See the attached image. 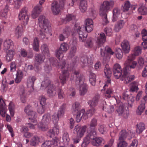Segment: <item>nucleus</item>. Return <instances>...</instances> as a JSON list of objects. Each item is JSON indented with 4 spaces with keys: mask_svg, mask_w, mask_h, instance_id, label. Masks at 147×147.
I'll return each mask as SVG.
<instances>
[{
    "mask_svg": "<svg viewBox=\"0 0 147 147\" xmlns=\"http://www.w3.org/2000/svg\"><path fill=\"white\" fill-rule=\"evenodd\" d=\"M114 5V2L112 1H105L101 4L100 9H109L113 8Z\"/></svg>",
    "mask_w": 147,
    "mask_h": 147,
    "instance_id": "nucleus-16",
    "label": "nucleus"
},
{
    "mask_svg": "<svg viewBox=\"0 0 147 147\" xmlns=\"http://www.w3.org/2000/svg\"><path fill=\"white\" fill-rule=\"evenodd\" d=\"M104 73L105 76L107 78H109L111 75L112 71L108 65L105 66L104 69Z\"/></svg>",
    "mask_w": 147,
    "mask_h": 147,
    "instance_id": "nucleus-32",
    "label": "nucleus"
},
{
    "mask_svg": "<svg viewBox=\"0 0 147 147\" xmlns=\"http://www.w3.org/2000/svg\"><path fill=\"white\" fill-rule=\"evenodd\" d=\"M145 125L144 124L140 123L137 124L136 129L137 133L140 134L142 133L145 129Z\"/></svg>",
    "mask_w": 147,
    "mask_h": 147,
    "instance_id": "nucleus-37",
    "label": "nucleus"
},
{
    "mask_svg": "<svg viewBox=\"0 0 147 147\" xmlns=\"http://www.w3.org/2000/svg\"><path fill=\"white\" fill-rule=\"evenodd\" d=\"M114 77L116 79L120 78L122 81H124L125 83H127L134 79V76L130 75L129 73L126 71L124 68L123 72L122 71H113Z\"/></svg>",
    "mask_w": 147,
    "mask_h": 147,
    "instance_id": "nucleus-3",
    "label": "nucleus"
},
{
    "mask_svg": "<svg viewBox=\"0 0 147 147\" xmlns=\"http://www.w3.org/2000/svg\"><path fill=\"white\" fill-rule=\"evenodd\" d=\"M113 92V90L111 88H107L105 92L104 93V96L106 98H109L111 97Z\"/></svg>",
    "mask_w": 147,
    "mask_h": 147,
    "instance_id": "nucleus-36",
    "label": "nucleus"
},
{
    "mask_svg": "<svg viewBox=\"0 0 147 147\" xmlns=\"http://www.w3.org/2000/svg\"><path fill=\"white\" fill-rule=\"evenodd\" d=\"M70 30L69 28H65L64 30L63 34H61L59 36V39L61 41H63L67 38L70 34Z\"/></svg>",
    "mask_w": 147,
    "mask_h": 147,
    "instance_id": "nucleus-21",
    "label": "nucleus"
},
{
    "mask_svg": "<svg viewBox=\"0 0 147 147\" xmlns=\"http://www.w3.org/2000/svg\"><path fill=\"white\" fill-rule=\"evenodd\" d=\"M115 54L116 57L119 59H121L123 56V53L121 49L119 48L116 49Z\"/></svg>",
    "mask_w": 147,
    "mask_h": 147,
    "instance_id": "nucleus-45",
    "label": "nucleus"
},
{
    "mask_svg": "<svg viewBox=\"0 0 147 147\" xmlns=\"http://www.w3.org/2000/svg\"><path fill=\"white\" fill-rule=\"evenodd\" d=\"M134 55L136 56L139 55L141 53L142 50L141 47L139 46H137L135 47L133 50Z\"/></svg>",
    "mask_w": 147,
    "mask_h": 147,
    "instance_id": "nucleus-47",
    "label": "nucleus"
},
{
    "mask_svg": "<svg viewBox=\"0 0 147 147\" xmlns=\"http://www.w3.org/2000/svg\"><path fill=\"white\" fill-rule=\"evenodd\" d=\"M97 120L95 119H93L90 121V127L92 129H94L97 126Z\"/></svg>",
    "mask_w": 147,
    "mask_h": 147,
    "instance_id": "nucleus-53",
    "label": "nucleus"
},
{
    "mask_svg": "<svg viewBox=\"0 0 147 147\" xmlns=\"http://www.w3.org/2000/svg\"><path fill=\"white\" fill-rule=\"evenodd\" d=\"M56 66L61 70L62 74L59 78L61 83L62 84H64L68 78L69 74L68 71L70 69V67L65 61L60 63V65L57 64Z\"/></svg>",
    "mask_w": 147,
    "mask_h": 147,
    "instance_id": "nucleus-1",
    "label": "nucleus"
},
{
    "mask_svg": "<svg viewBox=\"0 0 147 147\" xmlns=\"http://www.w3.org/2000/svg\"><path fill=\"white\" fill-rule=\"evenodd\" d=\"M3 46V49L5 51L13 49V42L11 39H7L4 41Z\"/></svg>",
    "mask_w": 147,
    "mask_h": 147,
    "instance_id": "nucleus-17",
    "label": "nucleus"
},
{
    "mask_svg": "<svg viewBox=\"0 0 147 147\" xmlns=\"http://www.w3.org/2000/svg\"><path fill=\"white\" fill-rule=\"evenodd\" d=\"M117 111L119 115H123L124 117H127V114H125L124 113L125 111L124 109L123 106V105L119 106L117 109Z\"/></svg>",
    "mask_w": 147,
    "mask_h": 147,
    "instance_id": "nucleus-39",
    "label": "nucleus"
},
{
    "mask_svg": "<svg viewBox=\"0 0 147 147\" xmlns=\"http://www.w3.org/2000/svg\"><path fill=\"white\" fill-rule=\"evenodd\" d=\"M86 128L87 127L85 125L81 127L79 125H77L75 127L74 131L76 132L78 137L81 138L84 135Z\"/></svg>",
    "mask_w": 147,
    "mask_h": 147,
    "instance_id": "nucleus-12",
    "label": "nucleus"
},
{
    "mask_svg": "<svg viewBox=\"0 0 147 147\" xmlns=\"http://www.w3.org/2000/svg\"><path fill=\"white\" fill-rule=\"evenodd\" d=\"M8 109L11 116L12 117L13 116L15 112V106L13 102H10L9 105Z\"/></svg>",
    "mask_w": 147,
    "mask_h": 147,
    "instance_id": "nucleus-40",
    "label": "nucleus"
},
{
    "mask_svg": "<svg viewBox=\"0 0 147 147\" xmlns=\"http://www.w3.org/2000/svg\"><path fill=\"white\" fill-rule=\"evenodd\" d=\"M122 49L125 53H128L130 50V45L128 41L125 40L121 44Z\"/></svg>",
    "mask_w": 147,
    "mask_h": 147,
    "instance_id": "nucleus-24",
    "label": "nucleus"
},
{
    "mask_svg": "<svg viewBox=\"0 0 147 147\" xmlns=\"http://www.w3.org/2000/svg\"><path fill=\"white\" fill-rule=\"evenodd\" d=\"M68 49L69 46L67 43L65 42L62 43L59 49L55 51L56 56L60 60L62 59L64 57L63 53L65 52Z\"/></svg>",
    "mask_w": 147,
    "mask_h": 147,
    "instance_id": "nucleus-10",
    "label": "nucleus"
},
{
    "mask_svg": "<svg viewBox=\"0 0 147 147\" xmlns=\"http://www.w3.org/2000/svg\"><path fill=\"white\" fill-rule=\"evenodd\" d=\"M81 61L82 63L83 67H84L88 65V62L87 57H82L81 59Z\"/></svg>",
    "mask_w": 147,
    "mask_h": 147,
    "instance_id": "nucleus-63",
    "label": "nucleus"
},
{
    "mask_svg": "<svg viewBox=\"0 0 147 147\" xmlns=\"http://www.w3.org/2000/svg\"><path fill=\"white\" fill-rule=\"evenodd\" d=\"M105 31L108 36H111L113 34L112 29L109 27H107L106 28L105 30Z\"/></svg>",
    "mask_w": 147,
    "mask_h": 147,
    "instance_id": "nucleus-59",
    "label": "nucleus"
},
{
    "mask_svg": "<svg viewBox=\"0 0 147 147\" xmlns=\"http://www.w3.org/2000/svg\"><path fill=\"white\" fill-rule=\"evenodd\" d=\"M23 73L21 71H18L16 74V78L15 81L16 83H19L21 81L23 76Z\"/></svg>",
    "mask_w": 147,
    "mask_h": 147,
    "instance_id": "nucleus-31",
    "label": "nucleus"
},
{
    "mask_svg": "<svg viewBox=\"0 0 147 147\" xmlns=\"http://www.w3.org/2000/svg\"><path fill=\"white\" fill-rule=\"evenodd\" d=\"M65 107V106L62 105L61 106L58 110L57 115L59 117H61L63 116L64 114Z\"/></svg>",
    "mask_w": 147,
    "mask_h": 147,
    "instance_id": "nucleus-46",
    "label": "nucleus"
},
{
    "mask_svg": "<svg viewBox=\"0 0 147 147\" xmlns=\"http://www.w3.org/2000/svg\"><path fill=\"white\" fill-rule=\"evenodd\" d=\"M145 103H141L138 107L136 110V113L138 115H141L144 111L145 109Z\"/></svg>",
    "mask_w": 147,
    "mask_h": 147,
    "instance_id": "nucleus-35",
    "label": "nucleus"
},
{
    "mask_svg": "<svg viewBox=\"0 0 147 147\" xmlns=\"http://www.w3.org/2000/svg\"><path fill=\"white\" fill-rule=\"evenodd\" d=\"M41 11L40 10H33L31 14L32 18H36L40 14Z\"/></svg>",
    "mask_w": 147,
    "mask_h": 147,
    "instance_id": "nucleus-55",
    "label": "nucleus"
},
{
    "mask_svg": "<svg viewBox=\"0 0 147 147\" xmlns=\"http://www.w3.org/2000/svg\"><path fill=\"white\" fill-rule=\"evenodd\" d=\"M57 145V142L56 140L53 139L51 141H46L43 143L41 147H55Z\"/></svg>",
    "mask_w": 147,
    "mask_h": 147,
    "instance_id": "nucleus-23",
    "label": "nucleus"
},
{
    "mask_svg": "<svg viewBox=\"0 0 147 147\" xmlns=\"http://www.w3.org/2000/svg\"><path fill=\"white\" fill-rule=\"evenodd\" d=\"M36 80V78L34 76H30L27 79V86L30 89L29 91L30 92H33L34 90V83Z\"/></svg>",
    "mask_w": 147,
    "mask_h": 147,
    "instance_id": "nucleus-14",
    "label": "nucleus"
},
{
    "mask_svg": "<svg viewBox=\"0 0 147 147\" xmlns=\"http://www.w3.org/2000/svg\"><path fill=\"white\" fill-rule=\"evenodd\" d=\"M131 136L132 134L130 132H127L125 130H122L119 134L116 147H127L128 143L125 140L126 138L129 139Z\"/></svg>",
    "mask_w": 147,
    "mask_h": 147,
    "instance_id": "nucleus-2",
    "label": "nucleus"
},
{
    "mask_svg": "<svg viewBox=\"0 0 147 147\" xmlns=\"http://www.w3.org/2000/svg\"><path fill=\"white\" fill-rule=\"evenodd\" d=\"M39 40L37 37H35L34 38L32 43V47L33 50L36 51H39Z\"/></svg>",
    "mask_w": 147,
    "mask_h": 147,
    "instance_id": "nucleus-29",
    "label": "nucleus"
},
{
    "mask_svg": "<svg viewBox=\"0 0 147 147\" xmlns=\"http://www.w3.org/2000/svg\"><path fill=\"white\" fill-rule=\"evenodd\" d=\"M18 93L22 102L24 103L26 102V94L24 86H21L19 88Z\"/></svg>",
    "mask_w": 147,
    "mask_h": 147,
    "instance_id": "nucleus-25",
    "label": "nucleus"
},
{
    "mask_svg": "<svg viewBox=\"0 0 147 147\" xmlns=\"http://www.w3.org/2000/svg\"><path fill=\"white\" fill-rule=\"evenodd\" d=\"M24 31L23 26L21 25L17 26L15 28L14 33L16 37L19 38L22 35Z\"/></svg>",
    "mask_w": 147,
    "mask_h": 147,
    "instance_id": "nucleus-22",
    "label": "nucleus"
},
{
    "mask_svg": "<svg viewBox=\"0 0 147 147\" xmlns=\"http://www.w3.org/2000/svg\"><path fill=\"white\" fill-rule=\"evenodd\" d=\"M42 89L47 88V91L48 96L51 97L55 96L56 94V87L53 84L50 80H46L43 81L41 84Z\"/></svg>",
    "mask_w": 147,
    "mask_h": 147,
    "instance_id": "nucleus-4",
    "label": "nucleus"
},
{
    "mask_svg": "<svg viewBox=\"0 0 147 147\" xmlns=\"http://www.w3.org/2000/svg\"><path fill=\"white\" fill-rule=\"evenodd\" d=\"M73 73L75 76L76 83L80 85V94L81 95H84L87 92V89L86 85L83 83L84 79L83 77L78 78L79 75V71L78 70H74Z\"/></svg>",
    "mask_w": 147,
    "mask_h": 147,
    "instance_id": "nucleus-6",
    "label": "nucleus"
},
{
    "mask_svg": "<svg viewBox=\"0 0 147 147\" xmlns=\"http://www.w3.org/2000/svg\"><path fill=\"white\" fill-rule=\"evenodd\" d=\"M39 142V140L38 137H34L32 138L30 141V144L32 145L35 146L38 144Z\"/></svg>",
    "mask_w": 147,
    "mask_h": 147,
    "instance_id": "nucleus-48",
    "label": "nucleus"
},
{
    "mask_svg": "<svg viewBox=\"0 0 147 147\" xmlns=\"http://www.w3.org/2000/svg\"><path fill=\"white\" fill-rule=\"evenodd\" d=\"M45 59V56L43 55L36 54L35 56V62L37 64H40L43 63Z\"/></svg>",
    "mask_w": 147,
    "mask_h": 147,
    "instance_id": "nucleus-26",
    "label": "nucleus"
},
{
    "mask_svg": "<svg viewBox=\"0 0 147 147\" xmlns=\"http://www.w3.org/2000/svg\"><path fill=\"white\" fill-rule=\"evenodd\" d=\"M125 24V22L123 20L118 21L115 24L114 28V30L116 32H118L123 27Z\"/></svg>",
    "mask_w": 147,
    "mask_h": 147,
    "instance_id": "nucleus-27",
    "label": "nucleus"
},
{
    "mask_svg": "<svg viewBox=\"0 0 147 147\" xmlns=\"http://www.w3.org/2000/svg\"><path fill=\"white\" fill-rule=\"evenodd\" d=\"M58 98L61 99L63 98L65 96L63 90L59 89L57 90Z\"/></svg>",
    "mask_w": 147,
    "mask_h": 147,
    "instance_id": "nucleus-64",
    "label": "nucleus"
},
{
    "mask_svg": "<svg viewBox=\"0 0 147 147\" xmlns=\"http://www.w3.org/2000/svg\"><path fill=\"white\" fill-rule=\"evenodd\" d=\"M51 120L50 114L47 113L43 116L42 121L43 122H48Z\"/></svg>",
    "mask_w": 147,
    "mask_h": 147,
    "instance_id": "nucleus-54",
    "label": "nucleus"
},
{
    "mask_svg": "<svg viewBox=\"0 0 147 147\" xmlns=\"http://www.w3.org/2000/svg\"><path fill=\"white\" fill-rule=\"evenodd\" d=\"M96 76L93 73H91L89 76V81L91 84L93 86L95 85Z\"/></svg>",
    "mask_w": 147,
    "mask_h": 147,
    "instance_id": "nucleus-41",
    "label": "nucleus"
},
{
    "mask_svg": "<svg viewBox=\"0 0 147 147\" xmlns=\"http://www.w3.org/2000/svg\"><path fill=\"white\" fill-rule=\"evenodd\" d=\"M60 5L58 2L57 1H54L52 3L51 7L52 9H62L59 7Z\"/></svg>",
    "mask_w": 147,
    "mask_h": 147,
    "instance_id": "nucleus-50",
    "label": "nucleus"
},
{
    "mask_svg": "<svg viewBox=\"0 0 147 147\" xmlns=\"http://www.w3.org/2000/svg\"><path fill=\"white\" fill-rule=\"evenodd\" d=\"M84 27H81L77 26H75L74 28L71 31L72 34L75 35L78 34L79 40L81 42H84L86 39L87 35L84 30Z\"/></svg>",
    "mask_w": 147,
    "mask_h": 147,
    "instance_id": "nucleus-7",
    "label": "nucleus"
},
{
    "mask_svg": "<svg viewBox=\"0 0 147 147\" xmlns=\"http://www.w3.org/2000/svg\"><path fill=\"white\" fill-rule=\"evenodd\" d=\"M113 71H122L121 66L118 63L114 64L113 67Z\"/></svg>",
    "mask_w": 147,
    "mask_h": 147,
    "instance_id": "nucleus-60",
    "label": "nucleus"
},
{
    "mask_svg": "<svg viewBox=\"0 0 147 147\" xmlns=\"http://www.w3.org/2000/svg\"><path fill=\"white\" fill-rule=\"evenodd\" d=\"M137 66L138 67H142L144 65V61L143 58L139 57L137 60Z\"/></svg>",
    "mask_w": 147,
    "mask_h": 147,
    "instance_id": "nucleus-49",
    "label": "nucleus"
},
{
    "mask_svg": "<svg viewBox=\"0 0 147 147\" xmlns=\"http://www.w3.org/2000/svg\"><path fill=\"white\" fill-rule=\"evenodd\" d=\"M19 18L20 20L22 21L24 24H27L28 21L29 17L26 15V11L25 10H22L19 15Z\"/></svg>",
    "mask_w": 147,
    "mask_h": 147,
    "instance_id": "nucleus-15",
    "label": "nucleus"
},
{
    "mask_svg": "<svg viewBox=\"0 0 147 147\" xmlns=\"http://www.w3.org/2000/svg\"><path fill=\"white\" fill-rule=\"evenodd\" d=\"M80 104L76 102L72 106V111L75 114L77 111L79 110Z\"/></svg>",
    "mask_w": 147,
    "mask_h": 147,
    "instance_id": "nucleus-51",
    "label": "nucleus"
},
{
    "mask_svg": "<svg viewBox=\"0 0 147 147\" xmlns=\"http://www.w3.org/2000/svg\"><path fill=\"white\" fill-rule=\"evenodd\" d=\"M5 51L6 52V60L7 62H9L13 59V57L16 54L15 51L13 49H11Z\"/></svg>",
    "mask_w": 147,
    "mask_h": 147,
    "instance_id": "nucleus-20",
    "label": "nucleus"
},
{
    "mask_svg": "<svg viewBox=\"0 0 147 147\" xmlns=\"http://www.w3.org/2000/svg\"><path fill=\"white\" fill-rule=\"evenodd\" d=\"M41 50L43 54L47 55L48 56L49 55V50L47 45L43 44L41 46Z\"/></svg>",
    "mask_w": 147,
    "mask_h": 147,
    "instance_id": "nucleus-42",
    "label": "nucleus"
},
{
    "mask_svg": "<svg viewBox=\"0 0 147 147\" xmlns=\"http://www.w3.org/2000/svg\"><path fill=\"white\" fill-rule=\"evenodd\" d=\"M87 3L85 0H82L81 1L79 5L80 9H86L87 8Z\"/></svg>",
    "mask_w": 147,
    "mask_h": 147,
    "instance_id": "nucleus-52",
    "label": "nucleus"
},
{
    "mask_svg": "<svg viewBox=\"0 0 147 147\" xmlns=\"http://www.w3.org/2000/svg\"><path fill=\"white\" fill-rule=\"evenodd\" d=\"M25 112L28 115V118L31 120H35L34 119L36 116V113L33 111L31 108L28 106L25 108L24 110Z\"/></svg>",
    "mask_w": 147,
    "mask_h": 147,
    "instance_id": "nucleus-19",
    "label": "nucleus"
},
{
    "mask_svg": "<svg viewBox=\"0 0 147 147\" xmlns=\"http://www.w3.org/2000/svg\"><path fill=\"white\" fill-rule=\"evenodd\" d=\"M111 86V80L109 79L108 80L105 82V84L103 87V88L102 90V91H104L108 87H110Z\"/></svg>",
    "mask_w": 147,
    "mask_h": 147,
    "instance_id": "nucleus-58",
    "label": "nucleus"
},
{
    "mask_svg": "<svg viewBox=\"0 0 147 147\" xmlns=\"http://www.w3.org/2000/svg\"><path fill=\"white\" fill-rule=\"evenodd\" d=\"M95 110L93 109L91 110H89L87 111L86 113H85V110L84 109L78 110L77 111L76 120L78 122H79L83 118L84 119H86L88 117L91 116L94 114Z\"/></svg>",
    "mask_w": 147,
    "mask_h": 147,
    "instance_id": "nucleus-8",
    "label": "nucleus"
},
{
    "mask_svg": "<svg viewBox=\"0 0 147 147\" xmlns=\"http://www.w3.org/2000/svg\"><path fill=\"white\" fill-rule=\"evenodd\" d=\"M96 44L99 47L101 46L106 41V37L103 33H101L96 36Z\"/></svg>",
    "mask_w": 147,
    "mask_h": 147,
    "instance_id": "nucleus-13",
    "label": "nucleus"
},
{
    "mask_svg": "<svg viewBox=\"0 0 147 147\" xmlns=\"http://www.w3.org/2000/svg\"><path fill=\"white\" fill-rule=\"evenodd\" d=\"M136 57L133 54H130L127 56V59L124 63V69L126 71H130L137 66V62L134 61Z\"/></svg>",
    "mask_w": 147,
    "mask_h": 147,
    "instance_id": "nucleus-5",
    "label": "nucleus"
},
{
    "mask_svg": "<svg viewBox=\"0 0 147 147\" xmlns=\"http://www.w3.org/2000/svg\"><path fill=\"white\" fill-rule=\"evenodd\" d=\"M124 5L125 8V9H128L129 8L132 9H135L137 8L136 6L131 5L129 1H128L125 3Z\"/></svg>",
    "mask_w": 147,
    "mask_h": 147,
    "instance_id": "nucleus-56",
    "label": "nucleus"
},
{
    "mask_svg": "<svg viewBox=\"0 0 147 147\" xmlns=\"http://www.w3.org/2000/svg\"><path fill=\"white\" fill-rule=\"evenodd\" d=\"M103 141L104 140L102 138L96 137L92 141H91V142L93 146H100Z\"/></svg>",
    "mask_w": 147,
    "mask_h": 147,
    "instance_id": "nucleus-30",
    "label": "nucleus"
},
{
    "mask_svg": "<svg viewBox=\"0 0 147 147\" xmlns=\"http://www.w3.org/2000/svg\"><path fill=\"white\" fill-rule=\"evenodd\" d=\"M38 128L42 131H45L48 129L47 124L46 123L43 122L42 121L38 125Z\"/></svg>",
    "mask_w": 147,
    "mask_h": 147,
    "instance_id": "nucleus-38",
    "label": "nucleus"
},
{
    "mask_svg": "<svg viewBox=\"0 0 147 147\" xmlns=\"http://www.w3.org/2000/svg\"><path fill=\"white\" fill-rule=\"evenodd\" d=\"M120 13V10H113V17L112 19L113 22H115L118 20Z\"/></svg>",
    "mask_w": 147,
    "mask_h": 147,
    "instance_id": "nucleus-34",
    "label": "nucleus"
},
{
    "mask_svg": "<svg viewBox=\"0 0 147 147\" xmlns=\"http://www.w3.org/2000/svg\"><path fill=\"white\" fill-rule=\"evenodd\" d=\"M33 124L28 123L26 124L27 127H28L30 129H34L35 128V126L37 124L36 121V120H31Z\"/></svg>",
    "mask_w": 147,
    "mask_h": 147,
    "instance_id": "nucleus-57",
    "label": "nucleus"
},
{
    "mask_svg": "<svg viewBox=\"0 0 147 147\" xmlns=\"http://www.w3.org/2000/svg\"><path fill=\"white\" fill-rule=\"evenodd\" d=\"M96 138V133L95 132H91L84 139V141L82 144V147L87 146L90 142L92 141Z\"/></svg>",
    "mask_w": 147,
    "mask_h": 147,
    "instance_id": "nucleus-11",
    "label": "nucleus"
},
{
    "mask_svg": "<svg viewBox=\"0 0 147 147\" xmlns=\"http://www.w3.org/2000/svg\"><path fill=\"white\" fill-rule=\"evenodd\" d=\"M7 111V107L5 103L1 98H0V115L5 117Z\"/></svg>",
    "mask_w": 147,
    "mask_h": 147,
    "instance_id": "nucleus-18",
    "label": "nucleus"
},
{
    "mask_svg": "<svg viewBox=\"0 0 147 147\" xmlns=\"http://www.w3.org/2000/svg\"><path fill=\"white\" fill-rule=\"evenodd\" d=\"M98 101V98H94L92 100H89L88 103L91 107H94L97 105Z\"/></svg>",
    "mask_w": 147,
    "mask_h": 147,
    "instance_id": "nucleus-43",
    "label": "nucleus"
},
{
    "mask_svg": "<svg viewBox=\"0 0 147 147\" xmlns=\"http://www.w3.org/2000/svg\"><path fill=\"white\" fill-rule=\"evenodd\" d=\"M10 71L11 72L15 71L16 69V63L15 61L11 62L10 65Z\"/></svg>",
    "mask_w": 147,
    "mask_h": 147,
    "instance_id": "nucleus-62",
    "label": "nucleus"
},
{
    "mask_svg": "<svg viewBox=\"0 0 147 147\" xmlns=\"http://www.w3.org/2000/svg\"><path fill=\"white\" fill-rule=\"evenodd\" d=\"M70 44L73 45L74 47L71 48L70 51V54L74 55L76 51V48L75 45L77 44L76 40H72L70 42Z\"/></svg>",
    "mask_w": 147,
    "mask_h": 147,
    "instance_id": "nucleus-33",
    "label": "nucleus"
},
{
    "mask_svg": "<svg viewBox=\"0 0 147 147\" xmlns=\"http://www.w3.org/2000/svg\"><path fill=\"white\" fill-rule=\"evenodd\" d=\"M60 118L59 117L57 114L54 113L52 116V119L54 123H57L58 121L59 118Z\"/></svg>",
    "mask_w": 147,
    "mask_h": 147,
    "instance_id": "nucleus-61",
    "label": "nucleus"
},
{
    "mask_svg": "<svg viewBox=\"0 0 147 147\" xmlns=\"http://www.w3.org/2000/svg\"><path fill=\"white\" fill-rule=\"evenodd\" d=\"M130 90L131 92L137 91L138 90V84L137 83L134 82L130 85Z\"/></svg>",
    "mask_w": 147,
    "mask_h": 147,
    "instance_id": "nucleus-44",
    "label": "nucleus"
},
{
    "mask_svg": "<svg viewBox=\"0 0 147 147\" xmlns=\"http://www.w3.org/2000/svg\"><path fill=\"white\" fill-rule=\"evenodd\" d=\"M38 24L42 30L46 32L49 31L50 29V25L48 20L44 16H40L38 19Z\"/></svg>",
    "mask_w": 147,
    "mask_h": 147,
    "instance_id": "nucleus-9",
    "label": "nucleus"
},
{
    "mask_svg": "<svg viewBox=\"0 0 147 147\" xmlns=\"http://www.w3.org/2000/svg\"><path fill=\"white\" fill-rule=\"evenodd\" d=\"M59 127L57 125H56L53 128L50 130L48 133L47 135L50 137L55 135L57 134L59 132Z\"/></svg>",
    "mask_w": 147,
    "mask_h": 147,
    "instance_id": "nucleus-28",
    "label": "nucleus"
}]
</instances>
